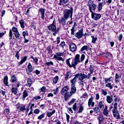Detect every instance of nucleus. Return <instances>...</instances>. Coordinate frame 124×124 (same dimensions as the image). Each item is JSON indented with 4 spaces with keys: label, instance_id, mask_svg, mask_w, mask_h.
<instances>
[{
    "label": "nucleus",
    "instance_id": "nucleus-1",
    "mask_svg": "<svg viewBox=\"0 0 124 124\" xmlns=\"http://www.w3.org/2000/svg\"><path fill=\"white\" fill-rule=\"evenodd\" d=\"M70 60H71V59L69 58L66 61V64L69 66V67H74V68H76V66L77 64H78V54L76 55L74 61L73 60H72L71 64L69 61Z\"/></svg>",
    "mask_w": 124,
    "mask_h": 124
},
{
    "label": "nucleus",
    "instance_id": "nucleus-2",
    "mask_svg": "<svg viewBox=\"0 0 124 124\" xmlns=\"http://www.w3.org/2000/svg\"><path fill=\"white\" fill-rule=\"evenodd\" d=\"M72 15H73V8L71 7L70 9H66L64 11L63 17L65 19H68L71 18V21H72Z\"/></svg>",
    "mask_w": 124,
    "mask_h": 124
},
{
    "label": "nucleus",
    "instance_id": "nucleus-3",
    "mask_svg": "<svg viewBox=\"0 0 124 124\" xmlns=\"http://www.w3.org/2000/svg\"><path fill=\"white\" fill-rule=\"evenodd\" d=\"M113 117L116 119V120H119L121 119L120 116V112L118 111V102H115L113 105Z\"/></svg>",
    "mask_w": 124,
    "mask_h": 124
},
{
    "label": "nucleus",
    "instance_id": "nucleus-4",
    "mask_svg": "<svg viewBox=\"0 0 124 124\" xmlns=\"http://www.w3.org/2000/svg\"><path fill=\"white\" fill-rule=\"evenodd\" d=\"M78 79V74H77L74 78L73 79L71 80V93L72 94V93H76V87L75 86V84H76V82L77 81V79Z\"/></svg>",
    "mask_w": 124,
    "mask_h": 124
},
{
    "label": "nucleus",
    "instance_id": "nucleus-5",
    "mask_svg": "<svg viewBox=\"0 0 124 124\" xmlns=\"http://www.w3.org/2000/svg\"><path fill=\"white\" fill-rule=\"evenodd\" d=\"M113 77H110L108 78H104V82L105 84H106L105 87L106 88H109L110 90H112L113 89V85H112L111 83H110L109 82H111V81H113Z\"/></svg>",
    "mask_w": 124,
    "mask_h": 124
},
{
    "label": "nucleus",
    "instance_id": "nucleus-6",
    "mask_svg": "<svg viewBox=\"0 0 124 124\" xmlns=\"http://www.w3.org/2000/svg\"><path fill=\"white\" fill-rule=\"evenodd\" d=\"M88 4L89 7V11H90L91 13H93V11H94L95 9H96L97 5L93 3V1L92 0H89Z\"/></svg>",
    "mask_w": 124,
    "mask_h": 124
},
{
    "label": "nucleus",
    "instance_id": "nucleus-7",
    "mask_svg": "<svg viewBox=\"0 0 124 124\" xmlns=\"http://www.w3.org/2000/svg\"><path fill=\"white\" fill-rule=\"evenodd\" d=\"M62 56H63V53L57 52L56 54L54 55L53 58L56 61H62L64 62V59L62 57Z\"/></svg>",
    "mask_w": 124,
    "mask_h": 124
},
{
    "label": "nucleus",
    "instance_id": "nucleus-8",
    "mask_svg": "<svg viewBox=\"0 0 124 124\" xmlns=\"http://www.w3.org/2000/svg\"><path fill=\"white\" fill-rule=\"evenodd\" d=\"M91 14L92 18L93 19L94 21H97V20H99L101 17V15L99 14L92 13Z\"/></svg>",
    "mask_w": 124,
    "mask_h": 124
},
{
    "label": "nucleus",
    "instance_id": "nucleus-9",
    "mask_svg": "<svg viewBox=\"0 0 124 124\" xmlns=\"http://www.w3.org/2000/svg\"><path fill=\"white\" fill-rule=\"evenodd\" d=\"M68 86H66L63 88L61 90V94L62 95H65V94H69V93H68Z\"/></svg>",
    "mask_w": 124,
    "mask_h": 124
},
{
    "label": "nucleus",
    "instance_id": "nucleus-10",
    "mask_svg": "<svg viewBox=\"0 0 124 124\" xmlns=\"http://www.w3.org/2000/svg\"><path fill=\"white\" fill-rule=\"evenodd\" d=\"M102 55L103 57H105L107 59H108V60H111L112 57H113L112 53H110V52H103Z\"/></svg>",
    "mask_w": 124,
    "mask_h": 124
},
{
    "label": "nucleus",
    "instance_id": "nucleus-11",
    "mask_svg": "<svg viewBox=\"0 0 124 124\" xmlns=\"http://www.w3.org/2000/svg\"><path fill=\"white\" fill-rule=\"evenodd\" d=\"M54 23H55V20L53 21L52 24L47 26V28L49 31H52L55 32V31H56V26L54 25Z\"/></svg>",
    "mask_w": 124,
    "mask_h": 124
},
{
    "label": "nucleus",
    "instance_id": "nucleus-12",
    "mask_svg": "<svg viewBox=\"0 0 124 124\" xmlns=\"http://www.w3.org/2000/svg\"><path fill=\"white\" fill-rule=\"evenodd\" d=\"M106 3L105 1H104L103 2H99L97 8L99 12H100L102 10V7L104 6Z\"/></svg>",
    "mask_w": 124,
    "mask_h": 124
},
{
    "label": "nucleus",
    "instance_id": "nucleus-13",
    "mask_svg": "<svg viewBox=\"0 0 124 124\" xmlns=\"http://www.w3.org/2000/svg\"><path fill=\"white\" fill-rule=\"evenodd\" d=\"M39 12L41 14V18H42V20H44V18L45 17V9L41 8L39 9Z\"/></svg>",
    "mask_w": 124,
    "mask_h": 124
},
{
    "label": "nucleus",
    "instance_id": "nucleus-14",
    "mask_svg": "<svg viewBox=\"0 0 124 124\" xmlns=\"http://www.w3.org/2000/svg\"><path fill=\"white\" fill-rule=\"evenodd\" d=\"M66 20H67V19H65L64 16H63L61 18V19H59L58 21L59 24H61L62 26H64L66 24Z\"/></svg>",
    "mask_w": 124,
    "mask_h": 124
},
{
    "label": "nucleus",
    "instance_id": "nucleus-15",
    "mask_svg": "<svg viewBox=\"0 0 124 124\" xmlns=\"http://www.w3.org/2000/svg\"><path fill=\"white\" fill-rule=\"evenodd\" d=\"M27 71V74L28 75H30V73L31 72H32L33 71V68L32 67V65H31V63H29V64L28 65V70Z\"/></svg>",
    "mask_w": 124,
    "mask_h": 124
},
{
    "label": "nucleus",
    "instance_id": "nucleus-16",
    "mask_svg": "<svg viewBox=\"0 0 124 124\" xmlns=\"http://www.w3.org/2000/svg\"><path fill=\"white\" fill-rule=\"evenodd\" d=\"M70 50L71 52H75L77 50V46L75 44H71L70 45Z\"/></svg>",
    "mask_w": 124,
    "mask_h": 124
},
{
    "label": "nucleus",
    "instance_id": "nucleus-17",
    "mask_svg": "<svg viewBox=\"0 0 124 124\" xmlns=\"http://www.w3.org/2000/svg\"><path fill=\"white\" fill-rule=\"evenodd\" d=\"M93 113H94V116H98V114L100 113V109L99 107H95L93 108Z\"/></svg>",
    "mask_w": 124,
    "mask_h": 124
},
{
    "label": "nucleus",
    "instance_id": "nucleus-18",
    "mask_svg": "<svg viewBox=\"0 0 124 124\" xmlns=\"http://www.w3.org/2000/svg\"><path fill=\"white\" fill-rule=\"evenodd\" d=\"M109 114V110H108V107L107 106H105V108L103 110V115L106 117H108V114Z\"/></svg>",
    "mask_w": 124,
    "mask_h": 124
},
{
    "label": "nucleus",
    "instance_id": "nucleus-19",
    "mask_svg": "<svg viewBox=\"0 0 124 124\" xmlns=\"http://www.w3.org/2000/svg\"><path fill=\"white\" fill-rule=\"evenodd\" d=\"M10 81L11 82V83H17V82H18L17 78H16L15 75L11 76Z\"/></svg>",
    "mask_w": 124,
    "mask_h": 124
},
{
    "label": "nucleus",
    "instance_id": "nucleus-20",
    "mask_svg": "<svg viewBox=\"0 0 124 124\" xmlns=\"http://www.w3.org/2000/svg\"><path fill=\"white\" fill-rule=\"evenodd\" d=\"M106 100L108 103H109V104H110V103H112V101H113V96H109V95L107 96Z\"/></svg>",
    "mask_w": 124,
    "mask_h": 124
},
{
    "label": "nucleus",
    "instance_id": "nucleus-21",
    "mask_svg": "<svg viewBox=\"0 0 124 124\" xmlns=\"http://www.w3.org/2000/svg\"><path fill=\"white\" fill-rule=\"evenodd\" d=\"M28 96H29V93H28V91L24 90L23 93L22 100H25L26 97Z\"/></svg>",
    "mask_w": 124,
    "mask_h": 124
},
{
    "label": "nucleus",
    "instance_id": "nucleus-22",
    "mask_svg": "<svg viewBox=\"0 0 124 124\" xmlns=\"http://www.w3.org/2000/svg\"><path fill=\"white\" fill-rule=\"evenodd\" d=\"M27 59H28V57L27 56H24L22 57V60L20 62H18L19 65H22L26 61H27Z\"/></svg>",
    "mask_w": 124,
    "mask_h": 124
},
{
    "label": "nucleus",
    "instance_id": "nucleus-23",
    "mask_svg": "<svg viewBox=\"0 0 124 124\" xmlns=\"http://www.w3.org/2000/svg\"><path fill=\"white\" fill-rule=\"evenodd\" d=\"M3 83L4 85H5V86H6L7 87H10V85H8V77L7 76L4 77V79H3Z\"/></svg>",
    "mask_w": 124,
    "mask_h": 124
},
{
    "label": "nucleus",
    "instance_id": "nucleus-24",
    "mask_svg": "<svg viewBox=\"0 0 124 124\" xmlns=\"http://www.w3.org/2000/svg\"><path fill=\"white\" fill-rule=\"evenodd\" d=\"M82 36H83V28H80L78 32V39L82 38Z\"/></svg>",
    "mask_w": 124,
    "mask_h": 124
},
{
    "label": "nucleus",
    "instance_id": "nucleus-25",
    "mask_svg": "<svg viewBox=\"0 0 124 124\" xmlns=\"http://www.w3.org/2000/svg\"><path fill=\"white\" fill-rule=\"evenodd\" d=\"M72 76V73H70V72H67L66 73L65 79V80H68L69 78H71Z\"/></svg>",
    "mask_w": 124,
    "mask_h": 124
},
{
    "label": "nucleus",
    "instance_id": "nucleus-26",
    "mask_svg": "<svg viewBox=\"0 0 124 124\" xmlns=\"http://www.w3.org/2000/svg\"><path fill=\"white\" fill-rule=\"evenodd\" d=\"M56 113V110H53L52 111V112H47L46 113V116L48 117V118H50V117H52L54 114Z\"/></svg>",
    "mask_w": 124,
    "mask_h": 124
},
{
    "label": "nucleus",
    "instance_id": "nucleus-27",
    "mask_svg": "<svg viewBox=\"0 0 124 124\" xmlns=\"http://www.w3.org/2000/svg\"><path fill=\"white\" fill-rule=\"evenodd\" d=\"M90 50V46H84L80 49L81 52H83V51H89Z\"/></svg>",
    "mask_w": 124,
    "mask_h": 124
},
{
    "label": "nucleus",
    "instance_id": "nucleus-28",
    "mask_svg": "<svg viewBox=\"0 0 124 124\" xmlns=\"http://www.w3.org/2000/svg\"><path fill=\"white\" fill-rule=\"evenodd\" d=\"M52 81L53 85H56V84L58 83V81H59V76H57L54 78L52 79Z\"/></svg>",
    "mask_w": 124,
    "mask_h": 124
},
{
    "label": "nucleus",
    "instance_id": "nucleus-29",
    "mask_svg": "<svg viewBox=\"0 0 124 124\" xmlns=\"http://www.w3.org/2000/svg\"><path fill=\"white\" fill-rule=\"evenodd\" d=\"M68 1L69 0H60L59 5H63V3L66 4Z\"/></svg>",
    "mask_w": 124,
    "mask_h": 124
},
{
    "label": "nucleus",
    "instance_id": "nucleus-30",
    "mask_svg": "<svg viewBox=\"0 0 124 124\" xmlns=\"http://www.w3.org/2000/svg\"><path fill=\"white\" fill-rule=\"evenodd\" d=\"M78 62H83L85 60V55L82 54L80 57V60L79 59L80 57V55H78Z\"/></svg>",
    "mask_w": 124,
    "mask_h": 124
},
{
    "label": "nucleus",
    "instance_id": "nucleus-31",
    "mask_svg": "<svg viewBox=\"0 0 124 124\" xmlns=\"http://www.w3.org/2000/svg\"><path fill=\"white\" fill-rule=\"evenodd\" d=\"M78 76L79 77V79L80 80V81H82L86 78V75L83 74L82 73L80 74L79 75V74H78Z\"/></svg>",
    "mask_w": 124,
    "mask_h": 124
},
{
    "label": "nucleus",
    "instance_id": "nucleus-32",
    "mask_svg": "<svg viewBox=\"0 0 124 124\" xmlns=\"http://www.w3.org/2000/svg\"><path fill=\"white\" fill-rule=\"evenodd\" d=\"M98 121H99V124H100L103 122V120H104V118H103V115H99V117L97 118Z\"/></svg>",
    "mask_w": 124,
    "mask_h": 124
},
{
    "label": "nucleus",
    "instance_id": "nucleus-33",
    "mask_svg": "<svg viewBox=\"0 0 124 124\" xmlns=\"http://www.w3.org/2000/svg\"><path fill=\"white\" fill-rule=\"evenodd\" d=\"M93 97L92 96L91 98L88 100V106L89 107H91V105H92V103H93Z\"/></svg>",
    "mask_w": 124,
    "mask_h": 124
},
{
    "label": "nucleus",
    "instance_id": "nucleus-34",
    "mask_svg": "<svg viewBox=\"0 0 124 124\" xmlns=\"http://www.w3.org/2000/svg\"><path fill=\"white\" fill-rule=\"evenodd\" d=\"M98 106L100 109H102V108L104 107V102H103V101H100L98 103Z\"/></svg>",
    "mask_w": 124,
    "mask_h": 124
},
{
    "label": "nucleus",
    "instance_id": "nucleus-35",
    "mask_svg": "<svg viewBox=\"0 0 124 124\" xmlns=\"http://www.w3.org/2000/svg\"><path fill=\"white\" fill-rule=\"evenodd\" d=\"M19 23L20 25V27L22 29H24L25 28V24H24V20L21 19L19 20Z\"/></svg>",
    "mask_w": 124,
    "mask_h": 124
},
{
    "label": "nucleus",
    "instance_id": "nucleus-36",
    "mask_svg": "<svg viewBox=\"0 0 124 124\" xmlns=\"http://www.w3.org/2000/svg\"><path fill=\"white\" fill-rule=\"evenodd\" d=\"M17 91H18V88L16 87H13L11 89V92L12 93H14V94H16L17 93Z\"/></svg>",
    "mask_w": 124,
    "mask_h": 124
},
{
    "label": "nucleus",
    "instance_id": "nucleus-37",
    "mask_svg": "<svg viewBox=\"0 0 124 124\" xmlns=\"http://www.w3.org/2000/svg\"><path fill=\"white\" fill-rule=\"evenodd\" d=\"M27 82H28V86L29 87H31V84H32V80L31 79V78H29L27 79Z\"/></svg>",
    "mask_w": 124,
    "mask_h": 124
},
{
    "label": "nucleus",
    "instance_id": "nucleus-38",
    "mask_svg": "<svg viewBox=\"0 0 124 124\" xmlns=\"http://www.w3.org/2000/svg\"><path fill=\"white\" fill-rule=\"evenodd\" d=\"M44 118H45V113H43L38 117L37 119L38 120L41 121V120H42V119H44Z\"/></svg>",
    "mask_w": 124,
    "mask_h": 124
},
{
    "label": "nucleus",
    "instance_id": "nucleus-39",
    "mask_svg": "<svg viewBox=\"0 0 124 124\" xmlns=\"http://www.w3.org/2000/svg\"><path fill=\"white\" fill-rule=\"evenodd\" d=\"M84 111V107L83 106L82 104H80L79 105V110L78 111V113H82Z\"/></svg>",
    "mask_w": 124,
    "mask_h": 124
},
{
    "label": "nucleus",
    "instance_id": "nucleus-40",
    "mask_svg": "<svg viewBox=\"0 0 124 124\" xmlns=\"http://www.w3.org/2000/svg\"><path fill=\"white\" fill-rule=\"evenodd\" d=\"M60 29L61 28H60V27L57 28V27H56L55 31H54V32L53 33V35L56 36V34H58V33L59 32V31H60Z\"/></svg>",
    "mask_w": 124,
    "mask_h": 124
},
{
    "label": "nucleus",
    "instance_id": "nucleus-41",
    "mask_svg": "<svg viewBox=\"0 0 124 124\" xmlns=\"http://www.w3.org/2000/svg\"><path fill=\"white\" fill-rule=\"evenodd\" d=\"M119 78H120V76L118 74H115V82L116 83H119L120 82V80H119Z\"/></svg>",
    "mask_w": 124,
    "mask_h": 124
},
{
    "label": "nucleus",
    "instance_id": "nucleus-42",
    "mask_svg": "<svg viewBox=\"0 0 124 124\" xmlns=\"http://www.w3.org/2000/svg\"><path fill=\"white\" fill-rule=\"evenodd\" d=\"M64 95V99H65V101H66V100H67L69 98V97H70V96H71L72 94L70 93V95H69V94H66Z\"/></svg>",
    "mask_w": 124,
    "mask_h": 124
},
{
    "label": "nucleus",
    "instance_id": "nucleus-43",
    "mask_svg": "<svg viewBox=\"0 0 124 124\" xmlns=\"http://www.w3.org/2000/svg\"><path fill=\"white\" fill-rule=\"evenodd\" d=\"M14 35L16 38H17V39H19V38H20V33H19V31L14 33Z\"/></svg>",
    "mask_w": 124,
    "mask_h": 124
},
{
    "label": "nucleus",
    "instance_id": "nucleus-44",
    "mask_svg": "<svg viewBox=\"0 0 124 124\" xmlns=\"http://www.w3.org/2000/svg\"><path fill=\"white\" fill-rule=\"evenodd\" d=\"M75 101H76V99L73 98L71 100V101L69 103H68V105L70 106L72 104H74V102H75Z\"/></svg>",
    "mask_w": 124,
    "mask_h": 124
},
{
    "label": "nucleus",
    "instance_id": "nucleus-45",
    "mask_svg": "<svg viewBox=\"0 0 124 124\" xmlns=\"http://www.w3.org/2000/svg\"><path fill=\"white\" fill-rule=\"evenodd\" d=\"M60 88V87H58L57 88H56V89H54L53 90V93L54 94H58V93H59V88Z\"/></svg>",
    "mask_w": 124,
    "mask_h": 124
},
{
    "label": "nucleus",
    "instance_id": "nucleus-46",
    "mask_svg": "<svg viewBox=\"0 0 124 124\" xmlns=\"http://www.w3.org/2000/svg\"><path fill=\"white\" fill-rule=\"evenodd\" d=\"M91 37L92 38V43L94 44V43H95V41L97 40V38L94 37L93 36H91Z\"/></svg>",
    "mask_w": 124,
    "mask_h": 124
},
{
    "label": "nucleus",
    "instance_id": "nucleus-47",
    "mask_svg": "<svg viewBox=\"0 0 124 124\" xmlns=\"http://www.w3.org/2000/svg\"><path fill=\"white\" fill-rule=\"evenodd\" d=\"M59 46L61 47V48L63 49V48H64V46H65V42H64V41L62 42L59 45Z\"/></svg>",
    "mask_w": 124,
    "mask_h": 124
},
{
    "label": "nucleus",
    "instance_id": "nucleus-48",
    "mask_svg": "<svg viewBox=\"0 0 124 124\" xmlns=\"http://www.w3.org/2000/svg\"><path fill=\"white\" fill-rule=\"evenodd\" d=\"M12 36H13V34L12 33V30H10L9 31V39L11 40L12 39Z\"/></svg>",
    "mask_w": 124,
    "mask_h": 124
},
{
    "label": "nucleus",
    "instance_id": "nucleus-49",
    "mask_svg": "<svg viewBox=\"0 0 124 124\" xmlns=\"http://www.w3.org/2000/svg\"><path fill=\"white\" fill-rule=\"evenodd\" d=\"M20 51H21V49H19V50L17 51L15 55V57L16 58L17 60H19V59H20V55H19V53H20Z\"/></svg>",
    "mask_w": 124,
    "mask_h": 124
},
{
    "label": "nucleus",
    "instance_id": "nucleus-50",
    "mask_svg": "<svg viewBox=\"0 0 124 124\" xmlns=\"http://www.w3.org/2000/svg\"><path fill=\"white\" fill-rule=\"evenodd\" d=\"M22 35L24 37V38H25V37H26V35H29V33L28 32V31H24L23 32H22Z\"/></svg>",
    "mask_w": 124,
    "mask_h": 124
},
{
    "label": "nucleus",
    "instance_id": "nucleus-51",
    "mask_svg": "<svg viewBox=\"0 0 124 124\" xmlns=\"http://www.w3.org/2000/svg\"><path fill=\"white\" fill-rule=\"evenodd\" d=\"M89 69L91 74H93V66L92 65H90Z\"/></svg>",
    "mask_w": 124,
    "mask_h": 124
},
{
    "label": "nucleus",
    "instance_id": "nucleus-52",
    "mask_svg": "<svg viewBox=\"0 0 124 124\" xmlns=\"http://www.w3.org/2000/svg\"><path fill=\"white\" fill-rule=\"evenodd\" d=\"M46 64L47 65V66H50V65H54V63L53 62L50 61V62H46Z\"/></svg>",
    "mask_w": 124,
    "mask_h": 124
},
{
    "label": "nucleus",
    "instance_id": "nucleus-53",
    "mask_svg": "<svg viewBox=\"0 0 124 124\" xmlns=\"http://www.w3.org/2000/svg\"><path fill=\"white\" fill-rule=\"evenodd\" d=\"M82 97H83V98H88V97H89V95H88V93H85Z\"/></svg>",
    "mask_w": 124,
    "mask_h": 124
},
{
    "label": "nucleus",
    "instance_id": "nucleus-54",
    "mask_svg": "<svg viewBox=\"0 0 124 124\" xmlns=\"http://www.w3.org/2000/svg\"><path fill=\"white\" fill-rule=\"evenodd\" d=\"M38 99H41V97L40 96H36L33 98L32 100H38Z\"/></svg>",
    "mask_w": 124,
    "mask_h": 124
},
{
    "label": "nucleus",
    "instance_id": "nucleus-55",
    "mask_svg": "<svg viewBox=\"0 0 124 124\" xmlns=\"http://www.w3.org/2000/svg\"><path fill=\"white\" fill-rule=\"evenodd\" d=\"M12 30V31L15 33L19 31H18V29H17V28L16 27H13Z\"/></svg>",
    "mask_w": 124,
    "mask_h": 124
},
{
    "label": "nucleus",
    "instance_id": "nucleus-56",
    "mask_svg": "<svg viewBox=\"0 0 124 124\" xmlns=\"http://www.w3.org/2000/svg\"><path fill=\"white\" fill-rule=\"evenodd\" d=\"M73 109L74 111H76V109H77V103H75L73 106Z\"/></svg>",
    "mask_w": 124,
    "mask_h": 124
},
{
    "label": "nucleus",
    "instance_id": "nucleus-57",
    "mask_svg": "<svg viewBox=\"0 0 124 124\" xmlns=\"http://www.w3.org/2000/svg\"><path fill=\"white\" fill-rule=\"evenodd\" d=\"M19 110L21 111V112H23L24 110H26V106H23V107H20Z\"/></svg>",
    "mask_w": 124,
    "mask_h": 124
},
{
    "label": "nucleus",
    "instance_id": "nucleus-58",
    "mask_svg": "<svg viewBox=\"0 0 124 124\" xmlns=\"http://www.w3.org/2000/svg\"><path fill=\"white\" fill-rule=\"evenodd\" d=\"M0 93H1V94H2L3 96H4L5 95V92L2 90H0Z\"/></svg>",
    "mask_w": 124,
    "mask_h": 124
},
{
    "label": "nucleus",
    "instance_id": "nucleus-59",
    "mask_svg": "<svg viewBox=\"0 0 124 124\" xmlns=\"http://www.w3.org/2000/svg\"><path fill=\"white\" fill-rule=\"evenodd\" d=\"M40 112V110L38 109H35L34 110V114H38V113Z\"/></svg>",
    "mask_w": 124,
    "mask_h": 124
},
{
    "label": "nucleus",
    "instance_id": "nucleus-60",
    "mask_svg": "<svg viewBox=\"0 0 124 124\" xmlns=\"http://www.w3.org/2000/svg\"><path fill=\"white\" fill-rule=\"evenodd\" d=\"M118 39L120 42L122 41V39H123V34H120L118 37Z\"/></svg>",
    "mask_w": 124,
    "mask_h": 124
},
{
    "label": "nucleus",
    "instance_id": "nucleus-61",
    "mask_svg": "<svg viewBox=\"0 0 124 124\" xmlns=\"http://www.w3.org/2000/svg\"><path fill=\"white\" fill-rule=\"evenodd\" d=\"M45 91H46V88L45 87L43 86L41 88V92H42V93H44Z\"/></svg>",
    "mask_w": 124,
    "mask_h": 124
},
{
    "label": "nucleus",
    "instance_id": "nucleus-62",
    "mask_svg": "<svg viewBox=\"0 0 124 124\" xmlns=\"http://www.w3.org/2000/svg\"><path fill=\"white\" fill-rule=\"evenodd\" d=\"M114 101H115V102H119V101H120V99L119 98V97H116L114 98Z\"/></svg>",
    "mask_w": 124,
    "mask_h": 124
},
{
    "label": "nucleus",
    "instance_id": "nucleus-63",
    "mask_svg": "<svg viewBox=\"0 0 124 124\" xmlns=\"http://www.w3.org/2000/svg\"><path fill=\"white\" fill-rule=\"evenodd\" d=\"M101 91H102V92H103L102 94H103L104 95H107V92H106V91H104V90L102 89Z\"/></svg>",
    "mask_w": 124,
    "mask_h": 124
},
{
    "label": "nucleus",
    "instance_id": "nucleus-64",
    "mask_svg": "<svg viewBox=\"0 0 124 124\" xmlns=\"http://www.w3.org/2000/svg\"><path fill=\"white\" fill-rule=\"evenodd\" d=\"M95 97H96V100H98V99H99V93H96L95 94Z\"/></svg>",
    "mask_w": 124,
    "mask_h": 124
}]
</instances>
